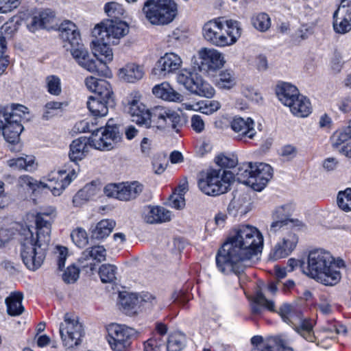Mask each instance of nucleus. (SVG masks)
Returning <instances> with one entry per match:
<instances>
[{
	"mask_svg": "<svg viewBox=\"0 0 351 351\" xmlns=\"http://www.w3.org/2000/svg\"><path fill=\"white\" fill-rule=\"evenodd\" d=\"M263 245V236L256 228L239 226L218 251L216 263L219 270L224 274L240 273L258 259Z\"/></svg>",
	"mask_w": 351,
	"mask_h": 351,
	"instance_id": "1",
	"label": "nucleus"
},
{
	"mask_svg": "<svg viewBox=\"0 0 351 351\" xmlns=\"http://www.w3.org/2000/svg\"><path fill=\"white\" fill-rule=\"evenodd\" d=\"M51 213H40L36 215V238L29 228L24 230L21 241V257L25 265L30 270L38 269L46 256V250L51 240Z\"/></svg>",
	"mask_w": 351,
	"mask_h": 351,
	"instance_id": "2",
	"label": "nucleus"
},
{
	"mask_svg": "<svg viewBox=\"0 0 351 351\" xmlns=\"http://www.w3.org/2000/svg\"><path fill=\"white\" fill-rule=\"evenodd\" d=\"M129 32L128 25L121 20H107L97 24L93 29L92 34L95 38L92 40V51L95 57L103 56L105 63L113 59L110 45H117L119 40Z\"/></svg>",
	"mask_w": 351,
	"mask_h": 351,
	"instance_id": "3",
	"label": "nucleus"
},
{
	"mask_svg": "<svg viewBox=\"0 0 351 351\" xmlns=\"http://www.w3.org/2000/svg\"><path fill=\"white\" fill-rule=\"evenodd\" d=\"M129 32L128 25L121 20H107L97 24L93 29L92 34L95 38L92 40V51L95 57L103 56L105 63L113 59L110 45H117L119 40Z\"/></svg>",
	"mask_w": 351,
	"mask_h": 351,
	"instance_id": "4",
	"label": "nucleus"
},
{
	"mask_svg": "<svg viewBox=\"0 0 351 351\" xmlns=\"http://www.w3.org/2000/svg\"><path fill=\"white\" fill-rule=\"evenodd\" d=\"M343 266L341 260L335 261L331 254L322 249H316L309 252L306 270L307 276L325 285H334L341 279L338 269Z\"/></svg>",
	"mask_w": 351,
	"mask_h": 351,
	"instance_id": "5",
	"label": "nucleus"
},
{
	"mask_svg": "<svg viewBox=\"0 0 351 351\" xmlns=\"http://www.w3.org/2000/svg\"><path fill=\"white\" fill-rule=\"evenodd\" d=\"M27 108L21 104H11L0 109V130L5 140L16 143L23 130L22 122L27 120Z\"/></svg>",
	"mask_w": 351,
	"mask_h": 351,
	"instance_id": "6",
	"label": "nucleus"
},
{
	"mask_svg": "<svg viewBox=\"0 0 351 351\" xmlns=\"http://www.w3.org/2000/svg\"><path fill=\"white\" fill-rule=\"evenodd\" d=\"M142 13L152 25H167L178 15V4L174 0H146L142 7Z\"/></svg>",
	"mask_w": 351,
	"mask_h": 351,
	"instance_id": "7",
	"label": "nucleus"
},
{
	"mask_svg": "<svg viewBox=\"0 0 351 351\" xmlns=\"http://www.w3.org/2000/svg\"><path fill=\"white\" fill-rule=\"evenodd\" d=\"M234 173L226 169H211L205 178L199 180L200 190L208 195L216 196L225 193L233 180Z\"/></svg>",
	"mask_w": 351,
	"mask_h": 351,
	"instance_id": "8",
	"label": "nucleus"
},
{
	"mask_svg": "<svg viewBox=\"0 0 351 351\" xmlns=\"http://www.w3.org/2000/svg\"><path fill=\"white\" fill-rule=\"evenodd\" d=\"M64 47L70 51L73 58L77 64L84 69L90 73H97L101 76H107L109 73L110 71L106 66L107 63L101 61V59H104V57H97V61L90 58L88 51L80 43V41L77 45H71L69 46L65 45Z\"/></svg>",
	"mask_w": 351,
	"mask_h": 351,
	"instance_id": "9",
	"label": "nucleus"
},
{
	"mask_svg": "<svg viewBox=\"0 0 351 351\" xmlns=\"http://www.w3.org/2000/svg\"><path fill=\"white\" fill-rule=\"evenodd\" d=\"M107 331L108 342L114 351H125L138 335L134 328L118 324H110Z\"/></svg>",
	"mask_w": 351,
	"mask_h": 351,
	"instance_id": "10",
	"label": "nucleus"
},
{
	"mask_svg": "<svg viewBox=\"0 0 351 351\" xmlns=\"http://www.w3.org/2000/svg\"><path fill=\"white\" fill-rule=\"evenodd\" d=\"M111 121L109 120L104 128H100L93 131L88 138L90 146L99 150H110L120 141L121 136L119 128Z\"/></svg>",
	"mask_w": 351,
	"mask_h": 351,
	"instance_id": "11",
	"label": "nucleus"
},
{
	"mask_svg": "<svg viewBox=\"0 0 351 351\" xmlns=\"http://www.w3.org/2000/svg\"><path fill=\"white\" fill-rule=\"evenodd\" d=\"M178 82L191 93L206 97H212L215 89L196 73L182 70L177 76Z\"/></svg>",
	"mask_w": 351,
	"mask_h": 351,
	"instance_id": "12",
	"label": "nucleus"
},
{
	"mask_svg": "<svg viewBox=\"0 0 351 351\" xmlns=\"http://www.w3.org/2000/svg\"><path fill=\"white\" fill-rule=\"evenodd\" d=\"M180 126L181 117L175 110L159 106L152 108L151 127L156 128L160 130L178 131Z\"/></svg>",
	"mask_w": 351,
	"mask_h": 351,
	"instance_id": "13",
	"label": "nucleus"
},
{
	"mask_svg": "<svg viewBox=\"0 0 351 351\" xmlns=\"http://www.w3.org/2000/svg\"><path fill=\"white\" fill-rule=\"evenodd\" d=\"M60 335L63 346L67 349L73 348L81 343L84 335L83 326L77 320L71 319L65 315L64 319L60 326Z\"/></svg>",
	"mask_w": 351,
	"mask_h": 351,
	"instance_id": "14",
	"label": "nucleus"
},
{
	"mask_svg": "<svg viewBox=\"0 0 351 351\" xmlns=\"http://www.w3.org/2000/svg\"><path fill=\"white\" fill-rule=\"evenodd\" d=\"M143 190V184L135 181L130 183L107 184L104 188V193L110 197H114L121 201H130L136 199Z\"/></svg>",
	"mask_w": 351,
	"mask_h": 351,
	"instance_id": "15",
	"label": "nucleus"
},
{
	"mask_svg": "<svg viewBox=\"0 0 351 351\" xmlns=\"http://www.w3.org/2000/svg\"><path fill=\"white\" fill-rule=\"evenodd\" d=\"M197 56L196 65L198 69L207 73L216 72L225 63L223 55L213 48H201L197 52Z\"/></svg>",
	"mask_w": 351,
	"mask_h": 351,
	"instance_id": "16",
	"label": "nucleus"
},
{
	"mask_svg": "<svg viewBox=\"0 0 351 351\" xmlns=\"http://www.w3.org/2000/svg\"><path fill=\"white\" fill-rule=\"evenodd\" d=\"M202 35L207 42L215 46H228V39L226 37L225 25L220 18L205 23L202 27Z\"/></svg>",
	"mask_w": 351,
	"mask_h": 351,
	"instance_id": "17",
	"label": "nucleus"
},
{
	"mask_svg": "<svg viewBox=\"0 0 351 351\" xmlns=\"http://www.w3.org/2000/svg\"><path fill=\"white\" fill-rule=\"evenodd\" d=\"M125 110L130 114L132 121L139 125L150 128L152 121L151 111L140 101V97L135 96L129 99Z\"/></svg>",
	"mask_w": 351,
	"mask_h": 351,
	"instance_id": "18",
	"label": "nucleus"
},
{
	"mask_svg": "<svg viewBox=\"0 0 351 351\" xmlns=\"http://www.w3.org/2000/svg\"><path fill=\"white\" fill-rule=\"evenodd\" d=\"M333 27L339 34H346L351 30V0H341L333 14Z\"/></svg>",
	"mask_w": 351,
	"mask_h": 351,
	"instance_id": "19",
	"label": "nucleus"
},
{
	"mask_svg": "<svg viewBox=\"0 0 351 351\" xmlns=\"http://www.w3.org/2000/svg\"><path fill=\"white\" fill-rule=\"evenodd\" d=\"M251 342L255 346L252 351H293L289 343L281 337H272L264 342L262 337L254 336Z\"/></svg>",
	"mask_w": 351,
	"mask_h": 351,
	"instance_id": "20",
	"label": "nucleus"
},
{
	"mask_svg": "<svg viewBox=\"0 0 351 351\" xmlns=\"http://www.w3.org/2000/svg\"><path fill=\"white\" fill-rule=\"evenodd\" d=\"M298 241V236L295 232H285L282 241L278 243L272 250L271 255L273 258L277 260L287 257L295 249Z\"/></svg>",
	"mask_w": 351,
	"mask_h": 351,
	"instance_id": "21",
	"label": "nucleus"
},
{
	"mask_svg": "<svg viewBox=\"0 0 351 351\" xmlns=\"http://www.w3.org/2000/svg\"><path fill=\"white\" fill-rule=\"evenodd\" d=\"M181 58L175 53H166L156 62L154 69L155 75L166 76L179 69L182 65Z\"/></svg>",
	"mask_w": 351,
	"mask_h": 351,
	"instance_id": "22",
	"label": "nucleus"
},
{
	"mask_svg": "<svg viewBox=\"0 0 351 351\" xmlns=\"http://www.w3.org/2000/svg\"><path fill=\"white\" fill-rule=\"evenodd\" d=\"M64 172L58 171L49 175L48 182H43V189H49L55 196L60 195L65 187L70 184L72 177L75 176V173L73 171L72 174H67L64 178L62 177Z\"/></svg>",
	"mask_w": 351,
	"mask_h": 351,
	"instance_id": "23",
	"label": "nucleus"
},
{
	"mask_svg": "<svg viewBox=\"0 0 351 351\" xmlns=\"http://www.w3.org/2000/svg\"><path fill=\"white\" fill-rule=\"evenodd\" d=\"M253 189L256 191L263 190L273 176L272 167L265 163L252 164Z\"/></svg>",
	"mask_w": 351,
	"mask_h": 351,
	"instance_id": "24",
	"label": "nucleus"
},
{
	"mask_svg": "<svg viewBox=\"0 0 351 351\" xmlns=\"http://www.w3.org/2000/svg\"><path fill=\"white\" fill-rule=\"evenodd\" d=\"M143 218L147 223H161L171 219V213L162 206H149L144 208Z\"/></svg>",
	"mask_w": 351,
	"mask_h": 351,
	"instance_id": "25",
	"label": "nucleus"
},
{
	"mask_svg": "<svg viewBox=\"0 0 351 351\" xmlns=\"http://www.w3.org/2000/svg\"><path fill=\"white\" fill-rule=\"evenodd\" d=\"M254 122L250 118L244 119L241 117H235L231 121V128L238 134L240 138L247 137L252 139L256 132L254 128Z\"/></svg>",
	"mask_w": 351,
	"mask_h": 351,
	"instance_id": "26",
	"label": "nucleus"
},
{
	"mask_svg": "<svg viewBox=\"0 0 351 351\" xmlns=\"http://www.w3.org/2000/svg\"><path fill=\"white\" fill-rule=\"evenodd\" d=\"M295 331L299 333L307 341L311 343L306 349L308 351H319V348H327V346L322 345V341H317V337L314 335L313 325L308 321H302L295 328Z\"/></svg>",
	"mask_w": 351,
	"mask_h": 351,
	"instance_id": "27",
	"label": "nucleus"
},
{
	"mask_svg": "<svg viewBox=\"0 0 351 351\" xmlns=\"http://www.w3.org/2000/svg\"><path fill=\"white\" fill-rule=\"evenodd\" d=\"M332 147L346 157L351 158V132L344 129L335 132L332 138Z\"/></svg>",
	"mask_w": 351,
	"mask_h": 351,
	"instance_id": "28",
	"label": "nucleus"
},
{
	"mask_svg": "<svg viewBox=\"0 0 351 351\" xmlns=\"http://www.w3.org/2000/svg\"><path fill=\"white\" fill-rule=\"evenodd\" d=\"M153 94L163 100L169 101H182V95L176 91L169 83L162 82L152 88Z\"/></svg>",
	"mask_w": 351,
	"mask_h": 351,
	"instance_id": "29",
	"label": "nucleus"
},
{
	"mask_svg": "<svg viewBox=\"0 0 351 351\" xmlns=\"http://www.w3.org/2000/svg\"><path fill=\"white\" fill-rule=\"evenodd\" d=\"M276 95L279 100L285 106H288L291 104L293 105V102L300 95V93L295 86L284 82L277 86Z\"/></svg>",
	"mask_w": 351,
	"mask_h": 351,
	"instance_id": "30",
	"label": "nucleus"
},
{
	"mask_svg": "<svg viewBox=\"0 0 351 351\" xmlns=\"http://www.w3.org/2000/svg\"><path fill=\"white\" fill-rule=\"evenodd\" d=\"M108 100L90 96L86 102L87 108L93 116L105 117L108 112V108L114 106V102L110 103Z\"/></svg>",
	"mask_w": 351,
	"mask_h": 351,
	"instance_id": "31",
	"label": "nucleus"
},
{
	"mask_svg": "<svg viewBox=\"0 0 351 351\" xmlns=\"http://www.w3.org/2000/svg\"><path fill=\"white\" fill-rule=\"evenodd\" d=\"M144 74L143 67L134 63L128 64L119 71V78L129 83H134L140 80L143 77Z\"/></svg>",
	"mask_w": 351,
	"mask_h": 351,
	"instance_id": "32",
	"label": "nucleus"
},
{
	"mask_svg": "<svg viewBox=\"0 0 351 351\" xmlns=\"http://www.w3.org/2000/svg\"><path fill=\"white\" fill-rule=\"evenodd\" d=\"M90 142L88 138L80 137L71 143L70 145L69 157L71 160H80L84 158L88 152Z\"/></svg>",
	"mask_w": 351,
	"mask_h": 351,
	"instance_id": "33",
	"label": "nucleus"
},
{
	"mask_svg": "<svg viewBox=\"0 0 351 351\" xmlns=\"http://www.w3.org/2000/svg\"><path fill=\"white\" fill-rule=\"evenodd\" d=\"M62 39L68 43L69 45H77L81 41L80 35L76 25L70 21L63 22L60 26Z\"/></svg>",
	"mask_w": 351,
	"mask_h": 351,
	"instance_id": "34",
	"label": "nucleus"
},
{
	"mask_svg": "<svg viewBox=\"0 0 351 351\" xmlns=\"http://www.w3.org/2000/svg\"><path fill=\"white\" fill-rule=\"evenodd\" d=\"M285 212V206L278 207L275 210L274 216L276 220L271 223L268 229V234L270 237H274L278 232H285L287 230L289 222Z\"/></svg>",
	"mask_w": 351,
	"mask_h": 351,
	"instance_id": "35",
	"label": "nucleus"
},
{
	"mask_svg": "<svg viewBox=\"0 0 351 351\" xmlns=\"http://www.w3.org/2000/svg\"><path fill=\"white\" fill-rule=\"evenodd\" d=\"M188 182L185 179L180 184L175 191L169 197L167 205L177 210H181L185 206L184 195L188 191Z\"/></svg>",
	"mask_w": 351,
	"mask_h": 351,
	"instance_id": "36",
	"label": "nucleus"
},
{
	"mask_svg": "<svg viewBox=\"0 0 351 351\" xmlns=\"http://www.w3.org/2000/svg\"><path fill=\"white\" fill-rule=\"evenodd\" d=\"M98 192V187L95 182L86 184L73 197V204L75 206H80L91 199Z\"/></svg>",
	"mask_w": 351,
	"mask_h": 351,
	"instance_id": "37",
	"label": "nucleus"
},
{
	"mask_svg": "<svg viewBox=\"0 0 351 351\" xmlns=\"http://www.w3.org/2000/svg\"><path fill=\"white\" fill-rule=\"evenodd\" d=\"M23 295L21 292L11 293L6 298L5 304L7 306V312L11 316H18L21 315L25 308L22 305Z\"/></svg>",
	"mask_w": 351,
	"mask_h": 351,
	"instance_id": "38",
	"label": "nucleus"
},
{
	"mask_svg": "<svg viewBox=\"0 0 351 351\" xmlns=\"http://www.w3.org/2000/svg\"><path fill=\"white\" fill-rule=\"evenodd\" d=\"M19 29L18 21L11 19L5 23L0 31V52L4 53L7 48V40L11 39Z\"/></svg>",
	"mask_w": 351,
	"mask_h": 351,
	"instance_id": "39",
	"label": "nucleus"
},
{
	"mask_svg": "<svg viewBox=\"0 0 351 351\" xmlns=\"http://www.w3.org/2000/svg\"><path fill=\"white\" fill-rule=\"evenodd\" d=\"M253 169H252V163L249 162L246 164H243L241 166L239 167L234 171V180H237L238 182L250 186L253 189V183L254 184V178H253Z\"/></svg>",
	"mask_w": 351,
	"mask_h": 351,
	"instance_id": "40",
	"label": "nucleus"
},
{
	"mask_svg": "<svg viewBox=\"0 0 351 351\" xmlns=\"http://www.w3.org/2000/svg\"><path fill=\"white\" fill-rule=\"evenodd\" d=\"M116 226L112 219H103L98 222L91 231V237L97 240L108 237Z\"/></svg>",
	"mask_w": 351,
	"mask_h": 351,
	"instance_id": "41",
	"label": "nucleus"
},
{
	"mask_svg": "<svg viewBox=\"0 0 351 351\" xmlns=\"http://www.w3.org/2000/svg\"><path fill=\"white\" fill-rule=\"evenodd\" d=\"M288 107L293 114L299 117H306L311 112L309 100L300 94L293 102V105H289Z\"/></svg>",
	"mask_w": 351,
	"mask_h": 351,
	"instance_id": "42",
	"label": "nucleus"
},
{
	"mask_svg": "<svg viewBox=\"0 0 351 351\" xmlns=\"http://www.w3.org/2000/svg\"><path fill=\"white\" fill-rule=\"evenodd\" d=\"M235 209L237 214L245 215L251 210V199L247 194H243L234 197L228 206V210Z\"/></svg>",
	"mask_w": 351,
	"mask_h": 351,
	"instance_id": "43",
	"label": "nucleus"
},
{
	"mask_svg": "<svg viewBox=\"0 0 351 351\" xmlns=\"http://www.w3.org/2000/svg\"><path fill=\"white\" fill-rule=\"evenodd\" d=\"M227 29H225L226 37L228 39V46H231L237 43L241 35L242 29L239 23L234 20H226L225 21Z\"/></svg>",
	"mask_w": 351,
	"mask_h": 351,
	"instance_id": "44",
	"label": "nucleus"
},
{
	"mask_svg": "<svg viewBox=\"0 0 351 351\" xmlns=\"http://www.w3.org/2000/svg\"><path fill=\"white\" fill-rule=\"evenodd\" d=\"M106 250L102 245H95L86 249L83 252L80 261L92 258L97 262L106 261Z\"/></svg>",
	"mask_w": 351,
	"mask_h": 351,
	"instance_id": "45",
	"label": "nucleus"
},
{
	"mask_svg": "<svg viewBox=\"0 0 351 351\" xmlns=\"http://www.w3.org/2000/svg\"><path fill=\"white\" fill-rule=\"evenodd\" d=\"M263 306L267 308L269 311H274V302L271 300H268L261 292H258L252 304V312L254 314H259L261 313Z\"/></svg>",
	"mask_w": 351,
	"mask_h": 351,
	"instance_id": "46",
	"label": "nucleus"
},
{
	"mask_svg": "<svg viewBox=\"0 0 351 351\" xmlns=\"http://www.w3.org/2000/svg\"><path fill=\"white\" fill-rule=\"evenodd\" d=\"M217 86L221 89H230L236 84V78L233 72L229 70L219 73L216 82Z\"/></svg>",
	"mask_w": 351,
	"mask_h": 351,
	"instance_id": "47",
	"label": "nucleus"
},
{
	"mask_svg": "<svg viewBox=\"0 0 351 351\" xmlns=\"http://www.w3.org/2000/svg\"><path fill=\"white\" fill-rule=\"evenodd\" d=\"M101 280L104 283H112L116 280L117 267L110 264H103L99 270Z\"/></svg>",
	"mask_w": 351,
	"mask_h": 351,
	"instance_id": "48",
	"label": "nucleus"
},
{
	"mask_svg": "<svg viewBox=\"0 0 351 351\" xmlns=\"http://www.w3.org/2000/svg\"><path fill=\"white\" fill-rule=\"evenodd\" d=\"M95 95L100 99H108V102L114 103V97L112 87L108 82L105 80H100L97 88H96Z\"/></svg>",
	"mask_w": 351,
	"mask_h": 351,
	"instance_id": "49",
	"label": "nucleus"
},
{
	"mask_svg": "<svg viewBox=\"0 0 351 351\" xmlns=\"http://www.w3.org/2000/svg\"><path fill=\"white\" fill-rule=\"evenodd\" d=\"M252 25L261 32L267 31L271 25L270 18L265 13H258L251 19Z\"/></svg>",
	"mask_w": 351,
	"mask_h": 351,
	"instance_id": "50",
	"label": "nucleus"
},
{
	"mask_svg": "<svg viewBox=\"0 0 351 351\" xmlns=\"http://www.w3.org/2000/svg\"><path fill=\"white\" fill-rule=\"evenodd\" d=\"M184 346V337L178 332L171 334L167 343V351H180Z\"/></svg>",
	"mask_w": 351,
	"mask_h": 351,
	"instance_id": "51",
	"label": "nucleus"
},
{
	"mask_svg": "<svg viewBox=\"0 0 351 351\" xmlns=\"http://www.w3.org/2000/svg\"><path fill=\"white\" fill-rule=\"evenodd\" d=\"M71 238L73 243L79 247H84L88 243L86 231L82 228H76L71 233Z\"/></svg>",
	"mask_w": 351,
	"mask_h": 351,
	"instance_id": "52",
	"label": "nucleus"
},
{
	"mask_svg": "<svg viewBox=\"0 0 351 351\" xmlns=\"http://www.w3.org/2000/svg\"><path fill=\"white\" fill-rule=\"evenodd\" d=\"M338 206L346 212L351 210V188L340 191L337 195Z\"/></svg>",
	"mask_w": 351,
	"mask_h": 351,
	"instance_id": "53",
	"label": "nucleus"
},
{
	"mask_svg": "<svg viewBox=\"0 0 351 351\" xmlns=\"http://www.w3.org/2000/svg\"><path fill=\"white\" fill-rule=\"evenodd\" d=\"M18 184L21 187H27L28 189L35 191L38 189H43V182H39L34 178L24 175L19 178Z\"/></svg>",
	"mask_w": 351,
	"mask_h": 351,
	"instance_id": "54",
	"label": "nucleus"
},
{
	"mask_svg": "<svg viewBox=\"0 0 351 351\" xmlns=\"http://www.w3.org/2000/svg\"><path fill=\"white\" fill-rule=\"evenodd\" d=\"M104 11L106 14L115 20L119 19L125 13L122 5L117 2H109L105 5Z\"/></svg>",
	"mask_w": 351,
	"mask_h": 351,
	"instance_id": "55",
	"label": "nucleus"
},
{
	"mask_svg": "<svg viewBox=\"0 0 351 351\" xmlns=\"http://www.w3.org/2000/svg\"><path fill=\"white\" fill-rule=\"evenodd\" d=\"M80 269L75 265L66 267L62 274V279L66 284L75 283L80 276Z\"/></svg>",
	"mask_w": 351,
	"mask_h": 351,
	"instance_id": "56",
	"label": "nucleus"
},
{
	"mask_svg": "<svg viewBox=\"0 0 351 351\" xmlns=\"http://www.w3.org/2000/svg\"><path fill=\"white\" fill-rule=\"evenodd\" d=\"M48 92L58 96L61 93V84L60 78L56 75H49L45 79Z\"/></svg>",
	"mask_w": 351,
	"mask_h": 351,
	"instance_id": "57",
	"label": "nucleus"
},
{
	"mask_svg": "<svg viewBox=\"0 0 351 351\" xmlns=\"http://www.w3.org/2000/svg\"><path fill=\"white\" fill-rule=\"evenodd\" d=\"M140 299L137 293H127L121 298V305L125 309L132 310L139 307Z\"/></svg>",
	"mask_w": 351,
	"mask_h": 351,
	"instance_id": "58",
	"label": "nucleus"
},
{
	"mask_svg": "<svg viewBox=\"0 0 351 351\" xmlns=\"http://www.w3.org/2000/svg\"><path fill=\"white\" fill-rule=\"evenodd\" d=\"M216 164L223 169H231L237 165V159L234 156H228L226 155H219L215 158Z\"/></svg>",
	"mask_w": 351,
	"mask_h": 351,
	"instance_id": "59",
	"label": "nucleus"
},
{
	"mask_svg": "<svg viewBox=\"0 0 351 351\" xmlns=\"http://www.w3.org/2000/svg\"><path fill=\"white\" fill-rule=\"evenodd\" d=\"M67 248L62 246H57L54 254L58 263L59 269L64 267L65 261L67 256Z\"/></svg>",
	"mask_w": 351,
	"mask_h": 351,
	"instance_id": "60",
	"label": "nucleus"
},
{
	"mask_svg": "<svg viewBox=\"0 0 351 351\" xmlns=\"http://www.w3.org/2000/svg\"><path fill=\"white\" fill-rule=\"evenodd\" d=\"M22 159L23 169L26 171H34L37 167L35 156L33 155H23L21 157Z\"/></svg>",
	"mask_w": 351,
	"mask_h": 351,
	"instance_id": "61",
	"label": "nucleus"
},
{
	"mask_svg": "<svg viewBox=\"0 0 351 351\" xmlns=\"http://www.w3.org/2000/svg\"><path fill=\"white\" fill-rule=\"evenodd\" d=\"M19 4V0H0V13L11 12L16 8Z\"/></svg>",
	"mask_w": 351,
	"mask_h": 351,
	"instance_id": "62",
	"label": "nucleus"
},
{
	"mask_svg": "<svg viewBox=\"0 0 351 351\" xmlns=\"http://www.w3.org/2000/svg\"><path fill=\"white\" fill-rule=\"evenodd\" d=\"M221 108V104L218 101H207L204 106L200 107L202 112L206 114H212L217 111Z\"/></svg>",
	"mask_w": 351,
	"mask_h": 351,
	"instance_id": "63",
	"label": "nucleus"
},
{
	"mask_svg": "<svg viewBox=\"0 0 351 351\" xmlns=\"http://www.w3.org/2000/svg\"><path fill=\"white\" fill-rule=\"evenodd\" d=\"M162 341L156 337L150 338L144 343V351H160Z\"/></svg>",
	"mask_w": 351,
	"mask_h": 351,
	"instance_id": "64",
	"label": "nucleus"
}]
</instances>
